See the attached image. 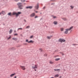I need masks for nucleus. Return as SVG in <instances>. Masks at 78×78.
<instances>
[{
  "label": "nucleus",
  "instance_id": "1",
  "mask_svg": "<svg viewBox=\"0 0 78 78\" xmlns=\"http://www.w3.org/2000/svg\"><path fill=\"white\" fill-rule=\"evenodd\" d=\"M21 12H18L17 13L13 12L12 14H11V13H9L8 14V15L9 16H12V15H16V17H18L19 16V14H21Z\"/></svg>",
  "mask_w": 78,
  "mask_h": 78
},
{
  "label": "nucleus",
  "instance_id": "2",
  "mask_svg": "<svg viewBox=\"0 0 78 78\" xmlns=\"http://www.w3.org/2000/svg\"><path fill=\"white\" fill-rule=\"evenodd\" d=\"M17 5L18 6V8H20V9H23V6L22 5V3H18L17 4Z\"/></svg>",
  "mask_w": 78,
  "mask_h": 78
},
{
  "label": "nucleus",
  "instance_id": "3",
  "mask_svg": "<svg viewBox=\"0 0 78 78\" xmlns=\"http://www.w3.org/2000/svg\"><path fill=\"white\" fill-rule=\"evenodd\" d=\"M38 67V65L37 64H35L34 65V66H32V68L33 69H34V71H36L37 70L36 69H37Z\"/></svg>",
  "mask_w": 78,
  "mask_h": 78
},
{
  "label": "nucleus",
  "instance_id": "4",
  "mask_svg": "<svg viewBox=\"0 0 78 78\" xmlns=\"http://www.w3.org/2000/svg\"><path fill=\"white\" fill-rule=\"evenodd\" d=\"M73 27L72 26L70 27L69 29H66V30L65 32V34H67L68 33V31H70V30H71L73 28Z\"/></svg>",
  "mask_w": 78,
  "mask_h": 78
},
{
  "label": "nucleus",
  "instance_id": "5",
  "mask_svg": "<svg viewBox=\"0 0 78 78\" xmlns=\"http://www.w3.org/2000/svg\"><path fill=\"white\" fill-rule=\"evenodd\" d=\"M20 68L21 69H22L23 70H25V69H26V68H25V66H20Z\"/></svg>",
  "mask_w": 78,
  "mask_h": 78
},
{
  "label": "nucleus",
  "instance_id": "6",
  "mask_svg": "<svg viewBox=\"0 0 78 78\" xmlns=\"http://www.w3.org/2000/svg\"><path fill=\"white\" fill-rule=\"evenodd\" d=\"M59 42H64L66 41V40L60 39L59 40Z\"/></svg>",
  "mask_w": 78,
  "mask_h": 78
},
{
  "label": "nucleus",
  "instance_id": "7",
  "mask_svg": "<svg viewBox=\"0 0 78 78\" xmlns=\"http://www.w3.org/2000/svg\"><path fill=\"white\" fill-rule=\"evenodd\" d=\"M16 75V73L11 74L10 75V77H13V76H14V75Z\"/></svg>",
  "mask_w": 78,
  "mask_h": 78
},
{
  "label": "nucleus",
  "instance_id": "8",
  "mask_svg": "<svg viewBox=\"0 0 78 78\" xmlns=\"http://www.w3.org/2000/svg\"><path fill=\"white\" fill-rule=\"evenodd\" d=\"M35 16V13H32L30 15V17H34Z\"/></svg>",
  "mask_w": 78,
  "mask_h": 78
},
{
  "label": "nucleus",
  "instance_id": "9",
  "mask_svg": "<svg viewBox=\"0 0 78 78\" xmlns=\"http://www.w3.org/2000/svg\"><path fill=\"white\" fill-rule=\"evenodd\" d=\"M54 70L55 72H60V70L59 69H55Z\"/></svg>",
  "mask_w": 78,
  "mask_h": 78
},
{
  "label": "nucleus",
  "instance_id": "10",
  "mask_svg": "<svg viewBox=\"0 0 78 78\" xmlns=\"http://www.w3.org/2000/svg\"><path fill=\"white\" fill-rule=\"evenodd\" d=\"M32 8H33V6H29L28 7H26V8L29 9H32Z\"/></svg>",
  "mask_w": 78,
  "mask_h": 78
},
{
  "label": "nucleus",
  "instance_id": "11",
  "mask_svg": "<svg viewBox=\"0 0 78 78\" xmlns=\"http://www.w3.org/2000/svg\"><path fill=\"white\" fill-rule=\"evenodd\" d=\"M35 7V9H37L39 8V4H37V6H36Z\"/></svg>",
  "mask_w": 78,
  "mask_h": 78
},
{
  "label": "nucleus",
  "instance_id": "12",
  "mask_svg": "<svg viewBox=\"0 0 78 78\" xmlns=\"http://www.w3.org/2000/svg\"><path fill=\"white\" fill-rule=\"evenodd\" d=\"M51 37H52V36H48L47 37V38L48 39H51Z\"/></svg>",
  "mask_w": 78,
  "mask_h": 78
},
{
  "label": "nucleus",
  "instance_id": "13",
  "mask_svg": "<svg viewBox=\"0 0 78 78\" xmlns=\"http://www.w3.org/2000/svg\"><path fill=\"white\" fill-rule=\"evenodd\" d=\"M49 63L50 64H53L54 63V62L51 61H50Z\"/></svg>",
  "mask_w": 78,
  "mask_h": 78
},
{
  "label": "nucleus",
  "instance_id": "14",
  "mask_svg": "<svg viewBox=\"0 0 78 78\" xmlns=\"http://www.w3.org/2000/svg\"><path fill=\"white\" fill-rule=\"evenodd\" d=\"M34 42V41L32 40H31L30 41L28 42V43H33Z\"/></svg>",
  "mask_w": 78,
  "mask_h": 78
},
{
  "label": "nucleus",
  "instance_id": "15",
  "mask_svg": "<svg viewBox=\"0 0 78 78\" xmlns=\"http://www.w3.org/2000/svg\"><path fill=\"white\" fill-rule=\"evenodd\" d=\"M12 29H10V31H9V34H11L12 33Z\"/></svg>",
  "mask_w": 78,
  "mask_h": 78
},
{
  "label": "nucleus",
  "instance_id": "16",
  "mask_svg": "<svg viewBox=\"0 0 78 78\" xmlns=\"http://www.w3.org/2000/svg\"><path fill=\"white\" fill-rule=\"evenodd\" d=\"M58 76H59V75L56 74L54 76V77H55V78H57V77H58Z\"/></svg>",
  "mask_w": 78,
  "mask_h": 78
},
{
  "label": "nucleus",
  "instance_id": "17",
  "mask_svg": "<svg viewBox=\"0 0 78 78\" xmlns=\"http://www.w3.org/2000/svg\"><path fill=\"white\" fill-rule=\"evenodd\" d=\"M12 39L13 40H14L15 41H17V39L16 38H13Z\"/></svg>",
  "mask_w": 78,
  "mask_h": 78
},
{
  "label": "nucleus",
  "instance_id": "18",
  "mask_svg": "<svg viewBox=\"0 0 78 78\" xmlns=\"http://www.w3.org/2000/svg\"><path fill=\"white\" fill-rule=\"evenodd\" d=\"M58 60H60V58H57L55 59V61H58Z\"/></svg>",
  "mask_w": 78,
  "mask_h": 78
},
{
  "label": "nucleus",
  "instance_id": "19",
  "mask_svg": "<svg viewBox=\"0 0 78 78\" xmlns=\"http://www.w3.org/2000/svg\"><path fill=\"white\" fill-rule=\"evenodd\" d=\"M62 20H65V21H66V20H67V19H66V18H63Z\"/></svg>",
  "mask_w": 78,
  "mask_h": 78
},
{
  "label": "nucleus",
  "instance_id": "20",
  "mask_svg": "<svg viewBox=\"0 0 78 78\" xmlns=\"http://www.w3.org/2000/svg\"><path fill=\"white\" fill-rule=\"evenodd\" d=\"M2 14H5V11H3L2 12Z\"/></svg>",
  "mask_w": 78,
  "mask_h": 78
},
{
  "label": "nucleus",
  "instance_id": "21",
  "mask_svg": "<svg viewBox=\"0 0 78 78\" xmlns=\"http://www.w3.org/2000/svg\"><path fill=\"white\" fill-rule=\"evenodd\" d=\"M54 24H55V25H56V24H57V22L56 21H55L54 22Z\"/></svg>",
  "mask_w": 78,
  "mask_h": 78
},
{
  "label": "nucleus",
  "instance_id": "22",
  "mask_svg": "<svg viewBox=\"0 0 78 78\" xmlns=\"http://www.w3.org/2000/svg\"><path fill=\"white\" fill-rule=\"evenodd\" d=\"M19 30H22V28H18V31H19Z\"/></svg>",
  "mask_w": 78,
  "mask_h": 78
},
{
  "label": "nucleus",
  "instance_id": "23",
  "mask_svg": "<svg viewBox=\"0 0 78 78\" xmlns=\"http://www.w3.org/2000/svg\"><path fill=\"white\" fill-rule=\"evenodd\" d=\"M21 2H25V0H21Z\"/></svg>",
  "mask_w": 78,
  "mask_h": 78
},
{
  "label": "nucleus",
  "instance_id": "24",
  "mask_svg": "<svg viewBox=\"0 0 78 78\" xmlns=\"http://www.w3.org/2000/svg\"><path fill=\"white\" fill-rule=\"evenodd\" d=\"M11 37L10 36L9 38H7V40H9V39H10V38H11Z\"/></svg>",
  "mask_w": 78,
  "mask_h": 78
},
{
  "label": "nucleus",
  "instance_id": "25",
  "mask_svg": "<svg viewBox=\"0 0 78 78\" xmlns=\"http://www.w3.org/2000/svg\"><path fill=\"white\" fill-rule=\"evenodd\" d=\"M30 28V26H28L26 28Z\"/></svg>",
  "mask_w": 78,
  "mask_h": 78
},
{
  "label": "nucleus",
  "instance_id": "26",
  "mask_svg": "<svg viewBox=\"0 0 78 78\" xmlns=\"http://www.w3.org/2000/svg\"><path fill=\"white\" fill-rule=\"evenodd\" d=\"M61 30L62 31L64 30V29L63 28H61Z\"/></svg>",
  "mask_w": 78,
  "mask_h": 78
},
{
  "label": "nucleus",
  "instance_id": "27",
  "mask_svg": "<svg viewBox=\"0 0 78 78\" xmlns=\"http://www.w3.org/2000/svg\"><path fill=\"white\" fill-rule=\"evenodd\" d=\"M53 19H55V18H56V16H53Z\"/></svg>",
  "mask_w": 78,
  "mask_h": 78
},
{
  "label": "nucleus",
  "instance_id": "28",
  "mask_svg": "<svg viewBox=\"0 0 78 78\" xmlns=\"http://www.w3.org/2000/svg\"><path fill=\"white\" fill-rule=\"evenodd\" d=\"M17 35H18V34H14V36H17Z\"/></svg>",
  "mask_w": 78,
  "mask_h": 78
},
{
  "label": "nucleus",
  "instance_id": "29",
  "mask_svg": "<svg viewBox=\"0 0 78 78\" xmlns=\"http://www.w3.org/2000/svg\"><path fill=\"white\" fill-rule=\"evenodd\" d=\"M77 44H73V45H77Z\"/></svg>",
  "mask_w": 78,
  "mask_h": 78
},
{
  "label": "nucleus",
  "instance_id": "30",
  "mask_svg": "<svg viewBox=\"0 0 78 78\" xmlns=\"http://www.w3.org/2000/svg\"><path fill=\"white\" fill-rule=\"evenodd\" d=\"M39 50H40V51H42V48H40V49H39Z\"/></svg>",
  "mask_w": 78,
  "mask_h": 78
},
{
  "label": "nucleus",
  "instance_id": "31",
  "mask_svg": "<svg viewBox=\"0 0 78 78\" xmlns=\"http://www.w3.org/2000/svg\"><path fill=\"white\" fill-rule=\"evenodd\" d=\"M38 17V16H35V19H36V18H37Z\"/></svg>",
  "mask_w": 78,
  "mask_h": 78
},
{
  "label": "nucleus",
  "instance_id": "32",
  "mask_svg": "<svg viewBox=\"0 0 78 78\" xmlns=\"http://www.w3.org/2000/svg\"><path fill=\"white\" fill-rule=\"evenodd\" d=\"M70 7L71 8H72V9H73V7L72 6H71Z\"/></svg>",
  "mask_w": 78,
  "mask_h": 78
},
{
  "label": "nucleus",
  "instance_id": "33",
  "mask_svg": "<svg viewBox=\"0 0 78 78\" xmlns=\"http://www.w3.org/2000/svg\"><path fill=\"white\" fill-rule=\"evenodd\" d=\"M62 54V56H63V55H64V53H61Z\"/></svg>",
  "mask_w": 78,
  "mask_h": 78
},
{
  "label": "nucleus",
  "instance_id": "34",
  "mask_svg": "<svg viewBox=\"0 0 78 78\" xmlns=\"http://www.w3.org/2000/svg\"><path fill=\"white\" fill-rule=\"evenodd\" d=\"M33 36H32L30 37V38H33Z\"/></svg>",
  "mask_w": 78,
  "mask_h": 78
},
{
  "label": "nucleus",
  "instance_id": "35",
  "mask_svg": "<svg viewBox=\"0 0 78 78\" xmlns=\"http://www.w3.org/2000/svg\"><path fill=\"white\" fill-rule=\"evenodd\" d=\"M26 42H28V40H26Z\"/></svg>",
  "mask_w": 78,
  "mask_h": 78
},
{
  "label": "nucleus",
  "instance_id": "36",
  "mask_svg": "<svg viewBox=\"0 0 78 78\" xmlns=\"http://www.w3.org/2000/svg\"><path fill=\"white\" fill-rule=\"evenodd\" d=\"M16 2H18L19 0H15Z\"/></svg>",
  "mask_w": 78,
  "mask_h": 78
},
{
  "label": "nucleus",
  "instance_id": "37",
  "mask_svg": "<svg viewBox=\"0 0 78 78\" xmlns=\"http://www.w3.org/2000/svg\"><path fill=\"white\" fill-rule=\"evenodd\" d=\"M57 56H55L54 57V58H56V57H57Z\"/></svg>",
  "mask_w": 78,
  "mask_h": 78
},
{
  "label": "nucleus",
  "instance_id": "38",
  "mask_svg": "<svg viewBox=\"0 0 78 78\" xmlns=\"http://www.w3.org/2000/svg\"><path fill=\"white\" fill-rule=\"evenodd\" d=\"M59 78H62V76H59Z\"/></svg>",
  "mask_w": 78,
  "mask_h": 78
},
{
  "label": "nucleus",
  "instance_id": "39",
  "mask_svg": "<svg viewBox=\"0 0 78 78\" xmlns=\"http://www.w3.org/2000/svg\"><path fill=\"white\" fill-rule=\"evenodd\" d=\"M24 22H27V21H26V20H24Z\"/></svg>",
  "mask_w": 78,
  "mask_h": 78
},
{
  "label": "nucleus",
  "instance_id": "40",
  "mask_svg": "<svg viewBox=\"0 0 78 78\" xmlns=\"http://www.w3.org/2000/svg\"><path fill=\"white\" fill-rule=\"evenodd\" d=\"M45 7H43V9H45Z\"/></svg>",
  "mask_w": 78,
  "mask_h": 78
},
{
  "label": "nucleus",
  "instance_id": "41",
  "mask_svg": "<svg viewBox=\"0 0 78 78\" xmlns=\"http://www.w3.org/2000/svg\"><path fill=\"white\" fill-rule=\"evenodd\" d=\"M36 13H37L38 12H37V11H36Z\"/></svg>",
  "mask_w": 78,
  "mask_h": 78
},
{
  "label": "nucleus",
  "instance_id": "42",
  "mask_svg": "<svg viewBox=\"0 0 78 78\" xmlns=\"http://www.w3.org/2000/svg\"><path fill=\"white\" fill-rule=\"evenodd\" d=\"M24 44V45H27V44L25 43V44Z\"/></svg>",
  "mask_w": 78,
  "mask_h": 78
},
{
  "label": "nucleus",
  "instance_id": "43",
  "mask_svg": "<svg viewBox=\"0 0 78 78\" xmlns=\"http://www.w3.org/2000/svg\"><path fill=\"white\" fill-rule=\"evenodd\" d=\"M14 32L15 33H16V32L15 30L14 31Z\"/></svg>",
  "mask_w": 78,
  "mask_h": 78
},
{
  "label": "nucleus",
  "instance_id": "44",
  "mask_svg": "<svg viewBox=\"0 0 78 78\" xmlns=\"http://www.w3.org/2000/svg\"><path fill=\"white\" fill-rule=\"evenodd\" d=\"M2 13H0V15L2 14Z\"/></svg>",
  "mask_w": 78,
  "mask_h": 78
},
{
  "label": "nucleus",
  "instance_id": "45",
  "mask_svg": "<svg viewBox=\"0 0 78 78\" xmlns=\"http://www.w3.org/2000/svg\"><path fill=\"white\" fill-rule=\"evenodd\" d=\"M64 71H66V69H64Z\"/></svg>",
  "mask_w": 78,
  "mask_h": 78
}]
</instances>
